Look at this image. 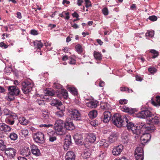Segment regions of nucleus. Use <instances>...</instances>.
<instances>
[{"label":"nucleus","instance_id":"obj_49","mask_svg":"<svg viewBox=\"0 0 160 160\" xmlns=\"http://www.w3.org/2000/svg\"><path fill=\"white\" fill-rule=\"evenodd\" d=\"M106 156V153L105 152L101 151L99 155L100 159H103Z\"/></svg>","mask_w":160,"mask_h":160},{"label":"nucleus","instance_id":"obj_6","mask_svg":"<svg viewBox=\"0 0 160 160\" xmlns=\"http://www.w3.org/2000/svg\"><path fill=\"white\" fill-rule=\"evenodd\" d=\"M69 113L71 119L76 121H80L81 120V115L78 110L75 109L71 110L69 111Z\"/></svg>","mask_w":160,"mask_h":160},{"label":"nucleus","instance_id":"obj_36","mask_svg":"<svg viewBox=\"0 0 160 160\" xmlns=\"http://www.w3.org/2000/svg\"><path fill=\"white\" fill-rule=\"evenodd\" d=\"M19 122L20 123L23 125H27L29 122V121L27 120L24 117L19 118Z\"/></svg>","mask_w":160,"mask_h":160},{"label":"nucleus","instance_id":"obj_35","mask_svg":"<svg viewBox=\"0 0 160 160\" xmlns=\"http://www.w3.org/2000/svg\"><path fill=\"white\" fill-rule=\"evenodd\" d=\"M97 115V112L96 111L93 110L90 111L88 113L89 117L92 119L95 118Z\"/></svg>","mask_w":160,"mask_h":160},{"label":"nucleus","instance_id":"obj_30","mask_svg":"<svg viewBox=\"0 0 160 160\" xmlns=\"http://www.w3.org/2000/svg\"><path fill=\"white\" fill-rule=\"evenodd\" d=\"M130 131H132L133 134H138L140 132L139 128L136 126V125H134L133 127L132 128Z\"/></svg>","mask_w":160,"mask_h":160},{"label":"nucleus","instance_id":"obj_32","mask_svg":"<svg viewBox=\"0 0 160 160\" xmlns=\"http://www.w3.org/2000/svg\"><path fill=\"white\" fill-rule=\"evenodd\" d=\"M50 104L52 106H61L62 105L61 102L59 101L56 99H53L51 102Z\"/></svg>","mask_w":160,"mask_h":160},{"label":"nucleus","instance_id":"obj_24","mask_svg":"<svg viewBox=\"0 0 160 160\" xmlns=\"http://www.w3.org/2000/svg\"><path fill=\"white\" fill-rule=\"evenodd\" d=\"M82 157L85 158H89L91 155V151L89 149L87 148L85 149L82 154Z\"/></svg>","mask_w":160,"mask_h":160},{"label":"nucleus","instance_id":"obj_26","mask_svg":"<svg viewBox=\"0 0 160 160\" xmlns=\"http://www.w3.org/2000/svg\"><path fill=\"white\" fill-rule=\"evenodd\" d=\"M99 145L100 146L103 148H107L109 145V143L107 140L103 139L100 141Z\"/></svg>","mask_w":160,"mask_h":160},{"label":"nucleus","instance_id":"obj_14","mask_svg":"<svg viewBox=\"0 0 160 160\" xmlns=\"http://www.w3.org/2000/svg\"><path fill=\"white\" fill-rule=\"evenodd\" d=\"M64 125V127L66 130H72L75 128L74 124L72 122L71 119L69 118H67L66 120V122Z\"/></svg>","mask_w":160,"mask_h":160},{"label":"nucleus","instance_id":"obj_4","mask_svg":"<svg viewBox=\"0 0 160 160\" xmlns=\"http://www.w3.org/2000/svg\"><path fill=\"white\" fill-rule=\"evenodd\" d=\"M8 88V98L11 100H12L14 99V97L19 94L20 91L18 88L15 86H9Z\"/></svg>","mask_w":160,"mask_h":160},{"label":"nucleus","instance_id":"obj_23","mask_svg":"<svg viewBox=\"0 0 160 160\" xmlns=\"http://www.w3.org/2000/svg\"><path fill=\"white\" fill-rule=\"evenodd\" d=\"M118 135L116 133H113L111 134L108 138L109 142L113 143L116 141L118 138Z\"/></svg>","mask_w":160,"mask_h":160},{"label":"nucleus","instance_id":"obj_2","mask_svg":"<svg viewBox=\"0 0 160 160\" xmlns=\"http://www.w3.org/2000/svg\"><path fill=\"white\" fill-rule=\"evenodd\" d=\"M113 123L118 127L125 126V123L128 121L127 117L125 115L121 116L120 114L116 113L114 115L112 119Z\"/></svg>","mask_w":160,"mask_h":160},{"label":"nucleus","instance_id":"obj_39","mask_svg":"<svg viewBox=\"0 0 160 160\" xmlns=\"http://www.w3.org/2000/svg\"><path fill=\"white\" fill-rule=\"evenodd\" d=\"M129 121L127 122V123H125V125H126L127 129L129 131H130V130L135 125L134 123H133L129 122H128Z\"/></svg>","mask_w":160,"mask_h":160},{"label":"nucleus","instance_id":"obj_48","mask_svg":"<svg viewBox=\"0 0 160 160\" xmlns=\"http://www.w3.org/2000/svg\"><path fill=\"white\" fill-rule=\"evenodd\" d=\"M154 35V32L153 31H148L146 33V36H149L151 37H152Z\"/></svg>","mask_w":160,"mask_h":160},{"label":"nucleus","instance_id":"obj_15","mask_svg":"<svg viewBox=\"0 0 160 160\" xmlns=\"http://www.w3.org/2000/svg\"><path fill=\"white\" fill-rule=\"evenodd\" d=\"M84 101L87 106L88 107L94 108H96L98 106V102L97 101H90L88 99H85Z\"/></svg>","mask_w":160,"mask_h":160},{"label":"nucleus","instance_id":"obj_62","mask_svg":"<svg viewBox=\"0 0 160 160\" xmlns=\"http://www.w3.org/2000/svg\"><path fill=\"white\" fill-rule=\"evenodd\" d=\"M83 2V0H78L77 2V4L79 6H81Z\"/></svg>","mask_w":160,"mask_h":160},{"label":"nucleus","instance_id":"obj_50","mask_svg":"<svg viewBox=\"0 0 160 160\" xmlns=\"http://www.w3.org/2000/svg\"><path fill=\"white\" fill-rule=\"evenodd\" d=\"M21 133L24 136L28 135V131L27 129H22L21 131Z\"/></svg>","mask_w":160,"mask_h":160},{"label":"nucleus","instance_id":"obj_12","mask_svg":"<svg viewBox=\"0 0 160 160\" xmlns=\"http://www.w3.org/2000/svg\"><path fill=\"white\" fill-rule=\"evenodd\" d=\"M123 149V146L122 145H118L114 147L112 150V153L114 156L119 155Z\"/></svg>","mask_w":160,"mask_h":160},{"label":"nucleus","instance_id":"obj_3","mask_svg":"<svg viewBox=\"0 0 160 160\" xmlns=\"http://www.w3.org/2000/svg\"><path fill=\"white\" fill-rule=\"evenodd\" d=\"M54 128L57 133L59 135H63L66 132L63 122L61 119L56 121L54 124Z\"/></svg>","mask_w":160,"mask_h":160},{"label":"nucleus","instance_id":"obj_29","mask_svg":"<svg viewBox=\"0 0 160 160\" xmlns=\"http://www.w3.org/2000/svg\"><path fill=\"white\" fill-rule=\"evenodd\" d=\"M33 43L34 46L39 49L42 48L43 46L41 41L36 40L33 42Z\"/></svg>","mask_w":160,"mask_h":160},{"label":"nucleus","instance_id":"obj_38","mask_svg":"<svg viewBox=\"0 0 160 160\" xmlns=\"http://www.w3.org/2000/svg\"><path fill=\"white\" fill-rule=\"evenodd\" d=\"M64 15H66V16L65 17V19L66 20H68L69 19V13L68 12H66L65 11L59 14V16L62 17H63Z\"/></svg>","mask_w":160,"mask_h":160},{"label":"nucleus","instance_id":"obj_64","mask_svg":"<svg viewBox=\"0 0 160 160\" xmlns=\"http://www.w3.org/2000/svg\"><path fill=\"white\" fill-rule=\"evenodd\" d=\"M17 18L19 19H21L22 18L21 13L20 12H18L17 13Z\"/></svg>","mask_w":160,"mask_h":160},{"label":"nucleus","instance_id":"obj_55","mask_svg":"<svg viewBox=\"0 0 160 160\" xmlns=\"http://www.w3.org/2000/svg\"><path fill=\"white\" fill-rule=\"evenodd\" d=\"M52 126L53 125L50 124H41L39 126L40 127H44L46 128H48L49 127H52Z\"/></svg>","mask_w":160,"mask_h":160},{"label":"nucleus","instance_id":"obj_58","mask_svg":"<svg viewBox=\"0 0 160 160\" xmlns=\"http://www.w3.org/2000/svg\"><path fill=\"white\" fill-rule=\"evenodd\" d=\"M50 136L49 140L50 142H53L56 139V138L55 136H52L51 135H49Z\"/></svg>","mask_w":160,"mask_h":160},{"label":"nucleus","instance_id":"obj_51","mask_svg":"<svg viewBox=\"0 0 160 160\" xmlns=\"http://www.w3.org/2000/svg\"><path fill=\"white\" fill-rule=\"evenodd\" d=\"M62 95L63 96L64 98H67L68 96V93L66 90H63L62 91Z\"/></svg>","mask_w":160,"mask_h":160},{"label":"nucleus","instance_id":"obj_41","mask_svg":"<svg viewBox=\"0 0 160 160\" xmlns=\"http://www.w3.org/2000/svg\"><path fill=\"white\" fill-rule=\"evenodd\" d=\"M9 137L11 140H15L18 138V135L14 132L11 133Z\"/></svg>","mask_w":160,"mask_h":160},{"label":"nucleus","instance_id":"obj_52","mask_svg":"<svg viewBox=\"0 0 160 160\" xmlns=\"http://www.w3.org/2000/svg\"><path fill=\"white\" fill-rule=\"evenodd\" d=\"M128 102V100L126 99H121L119 100V103L120 104H125Z\"/></svg>","mask_w":160,"mask_h":160},{"label":"nucleus","instance_id":"obj_44","mask_svg":"<svg viewBox=\"0 0 160 160\" xmlns=\"http://www.w3.org/2000/svg\"><path fill=\"white\" fill-rule=\"evenodd\" d=\"M75 48L76 51L78 53L81 52L82 51V46L80 44H78L76 45Z\"/></svg>","mask_w":160,"mask_h":160},{"label":"nucleus","instance_id":"obj_8","mask_svg":"<svg viewBox=\"0 0 160 160\" xmlns=\"http://www.w3.org/2000/svg\"><path fill=\"white\" fill-rule=\"evenodd\" d=\"M35 142L37 143H43L45 142V137L44 134L41 132L35 133L33 136Z\"/></svg>","mask_w":160,"mask_h":160},{"label":"nucleus","instance_id":"obj_37","mask_svg":"<svg viewBox=\"0 0 160 160\" xmlns=\"http://www.w3.org/2000/svg\"><path fill=\"white\" fill-rule=\"evenodd\" d=\"M150 52L153 54V56L152 57V58L154 59L158 57L159 54V52L158 51L154 49H151Z\"/></svg>","mask_w":160,"mask_h":160},{"label":"nucleus","instance_id":"obj_60","mask_svg":"<svg viewBox=\"0 0 160 160\" xmlns=\"http://www.w3.org/2000/svg\"><path fill=\"white\" fill-rule=\"evenodd\" d=\"M0 47H3L4 48H7L8 47V46L5 44L3 42L0 43Z\"/></svg>","mask_w":160,"mask_h":160},{"label":"nucleus","instance_id":"obj_10","mask_svg":"<svg viewBox=\"0 0 160 160\" xmlns=\"http://www.w3.org/2000/svg\"><path fill=\"white\" fill-rule=\"evenodd\" d=\"M152 115V114L150 111L146 110L142 111L138 113L137 114V117L140 118H145L148 117H150Z\"/></svg>","mask_w":160,"mask_h":160},{"label":"nucleus","instance_id":"obj_59","mask_svg":"<svg viewBox=\"0 0 160 160\" xmlns=\"http://www.w3.org/2000/svg\"><path fill=\"white\" fill-rule=\"evenodd\" d=\"M90 124L91 125L93 126H96L98 125V123L96 122V121L94 120L90 122Z\"/></svg>","mask_w":160,"mask_h":160},{"label":"nucleus","instance_id":"obj_53","mask_svg":"<svg viewBox=\"0 0 160 160\" xmlns=\"http://www.w3.org/2000/svg\"><path fill=\"white\" fill-rule=\"evenodd\" d=\"M85 7L87 8L91 7L92 4L91 2L89 0H85Z\"/></svg>","mask_w":160,"mask_h":160},{"label":"nucleus","instance_id":"obj_1","mask_svg":"<svg viewBox=\"0 0 160 160\" xmlns=\"http://www.w3.org/2000/svg\"><path fill=\"white\" fill-rule=\"evenodd\" d=\"M147 124L142 125V128L146 131H153L155 129L153 125H160V117L156 116L149 118L147 121Z\"/></svg>","mask_w":160,"mask_h":160},{"label":"nucleus","instance_id":"obj_22","mask_svg":"<svg viewBox=\"0 0 160 160\" xmlns=\"http://www.w3.org/2000/svg\"><path fill=\"white\" fill-rule=\"evenodd\" d=\"M121 109L124 112H128L131 114H133L136 111V110L135 109L129 108L125 106H123L121 108Z\"/></svg>","mask_w":160,"mask_h":160},{"label":"nucleus","instance_id":"obj_9","mask_svg":"<svg viewBox=\"0 0 160 160\" xmlns=\"http://www.w3.org/2000/svg\"><path fill=\"white\" fill-rule=\"evenodd\" d=\"M142 130H144L146 132L145 133H143L141 137L140 140L143 143H146L150 141L151 137V135L149 132L152 131H146L145 129L142 128V126L141 127Z\"/></svg>","mask_w":160,"mask_h":160},{"label":"nucleus","instance_id":"obj_46","mask_svg":"<svg viewBox=\"0 0 160 160\" xmlns=\"http://www.w3.org/2000/svg\"><path fill=\"white\" fill-rule=\"evenodd\" d=\"M56 114L58 117H62L64 115L63 111H59L56 113Z\"/></svg>","mask_w":160,"mask_h":160},{"label":"nucleus","instance_id":"obj_43","mask_svg":"<svg viewBox=\"0 0 160 160\" xmlns=\"http://www.w3.org/2000/svg\"><path fill=\"white\" fill-rule=\"evenodd\" d=\"M135 158L136 160H143V155H139L138 154H135Z\"/></svg>","mask_w":160,"mask_h":160},{"label":"nucleus","instance_id":"obj_25","mask_svg":"<svg viewBox=\"0 0 160 160\" xmlns=\"http://www.w3.org/2000/svg\"><path fill=\"white\" fill-rule=\"evenodd\" d=\"M75 155L73 152L69 151L68 152L65 156V159H75Z\"/></svg>","mask_w":160,"mask_h":160},{"label":"nucleus","instance_id":"obj_45","mask_svg":"<svg viewBox=\"0 0 160 160\" xmlns=\"http://www.w3.org/2000/svg\"><path fill=\"white\" fill-rule=\"evenodd\" d=\"M148 71L151 74H153L157 71V69L154 67H150L148 69Z\"/></svg>","mask_w":160,"mask_h":160},{"label":"nucleus","instance_id":"obj_7","mask_svg":"<svg viewBox=\"0 0 160 160\" xmlns=\"http://www.w3.org/2000/svg\"><path fill=\"white\" fill-rule=\"evenodd\" d=\"M4 115L8 116L6 119V122L11 125H12L14 123L13 119V116L11 114V112L7 108H5L3 110Z\"/></svg>","mask_w":160,"mask_h":160},{"label":"nucleus","instance_id":"obj_13","mask_svg":"<svg viewBox=\"0 0 160 160\" xmlns=\"http://www.w3.org/2000/svg\"><path fill=\"white\" fill-rule=\"evenodd\" d=\"M44 93L46 94L44 95H42L41 97L43 98L45 100L49 101L51 99V96H53L55 94V92L53 90H46L44 91Z\"/></svg>","mask_w":160,"mask_h":160},{"label":"nucleus","instance_id":"obj_56","mask_svg":"<svg viewBox=\"0 0 160 160\" xmlns=\"http://www.w3.org/2000/svg\"><path fill=\"white\" fill-rule=\"evenodd\" d=\"M148 18L152 21H155L157 19V17L154 15L149 16Z\"/></svg>","mask_w":160,"mask_h":160},{"label":"nucleus","instance_id":"obj_17","mask_svg":"<svg viewBox=\"0 0 160 160\" xmlns=\"http://www.w3.org/2000/svg\"><path fill=\"white\" fill-rule=\"evenodd\" d=\"M20 153L24 156L28 157L31 154L30 150L28 147H25L21 149Z\"/></svg>","mask_w":160,"mask_h":160},{"label":"nucleus","instance_id":"obj_57","mask_svg":"<svg viewBox=\"0 0 160 160\" xmlns=\"http://www.w3.org/2000/svg\"><path fill=\"white\" fill-rule=\"evenodd\" d=\"M30 33L31 34L36 35L38 34V33L37 30L35 29L32 30L30 31Z\"/></svg>","mask_w":160,"mask_h":160},{"label":"nucleus","instance_id":"obj_61","mask_svg":"<svg viewBox=\"0 0 160 160\" xmlns=\"http://www.w3.org/2000/svg\"><path fill=\"white\" fill-rule=\"evenodd\" d=\"M69 63L71 64H75L76 63V60L72 58H70Z\"/></svg>","mask_w":160,"mask_h":160},{"label":"nucleus","instance_id":"obj_20","mask_svg":"<svg viewBox=\"0 0 160 160\" xmlns=\"http://www.w3.org/2000/svg\"><path fill=\"white\" fill-rule=\"evenodd\" d=\"M111 114L109 112H105L103 113V121L105 123L108 122L111 119Z\"/></svg>","mask_w":160,"mask_h":160},{"label":"nucleus","instance_id":"obj_63","mask_svg":"<svg viewBox=\"0 0 160 160\" xmlns=\"http://www.w3.org/2000/svg\"><path fill=\"white\" fill-rule=\"evenodd\" d=\"M128 88L126 87H121L120 88V90L122 92L126 91Z\"/></svg>","mask_w":160,"mask_h":160},{"label":"nucleus","instance_id":"obj_54","mask_svg":"<svg viewBox=\"0 0 160 160\" xmlns=\"http://www.w3.org/2000/svg\"><path fill=\"white\" fill-rule=\"evenodd\" d=\"M102 12L105 15H107L108 14V11L107 8H104L102 10Z\"/></svg>","mask_w":160,"mask_h":160},{"label":"nucleus","instance_id":"obj_33","mask_svg":"<svg viewBox=\"0 0 160 160\" xmlns=\"http://www.w3.org/2000/svg\"><path fill=\"white\" fill-rule=\"evenodd\" d=\"M135 153L139 155H143V151L142 148L141 147H137L135 150Z\"/></svg>","mask_w":160,"mask_h":160},{"label":"nucleus","instance_id":"obj_42","mask_svg":"<svg viewBox=\"0 0 160 160\" xmlns=\"http://www.w3.org/2000/svg\"><path fill=\"white\" fill-rule=\"evenodd\" d=\"M6 148V145L4 144L3 141L0 140V150H4Z\"/></svg>","mask_w":160,"mask_h":160},{"label":"nucleus","instance_id":"obj_18","mask_svg":"<svg viewBox=\"0 0 160 160\" xmlns=\"http://www.w3.org/2000/svg\"><path fill=\"white\" fill-rule=\"evenodd\" d=\"M12 128L8 125L4 123H0V130L5 132L11 131Z\"/></svg>","mask_w":160,"mask_h":160},{"label":"nucleus","instance_id":"obj_16","mask_svg":"<svg viewBox=\"0 0 160 160\" xmlns=\"http://www.w3.org/2000/svg\"><path fill=\"white\" fill-rule=\"evenodd\" d=\"M32 153L35 156L38 157L41 154V152L38 147L35 145H32L30 146Z\"/></svg>","mask_w":160,"mask_h":160},{"label":"nucleus","instance_id":"obj_19","mask_svg":"<svg viewBox=\"0 0 160 160\" xmlns=\"http://www.w3.org/2000/svg\"><path fill=\"white\" fill-rule=\"evenodd\" d=\"M73 138L76 143L78 144L82 142L83 138L81 134L76 133L74 135Z\"/></svg>","mask_w":160,"mask_h":160},{"label":"nucleus","instance_id":"obj_11","mask_svg":"<svg viewBox=\"0 0 160 160\" xmlns=\"http://www.w3.org/2000/svg\"><path fill=\"white\" fill-rule=\"evenodd\" d=\"M5 152L8 158H11L14 157L16 153V151L15 149L12 148H7L5 149Z\"/></svg>","mask_w":160,"mask_h":160},{"label":"nucleus","instance_id":"obj_5","mask_svg":"<svg viewBox=\"0 0 160 160\" xmlns=\"http://www.w3.org/2000/svg\"><path fill=\"white\" fill-rule=\"evenodd\" d=\"M22 89L24 94H27L30 92L33 86V84L30 81L25 80L22 83Z\"/></svg>","mask_w":160,"mask_h":160},{"label":"nucleus","instance_id":"obj_27","mask_svg":"<svg viewBox=\"0 0 160 160\" xmlns=\"http://www.w3.org/2000/svg\"><path fill=\"white\" fill-rule=\"evenodd\" d=\"M122 139H124L126 142H127L129 140L130 136L126 131H124L122 134Z\"/></svg>","mask_w":160,"mask_h":160},{"label":"nucleus","instance_id":"obj_47","mask_svg":"<svg viewBox=\"0 0 160 160\" xmlns=\"http://www.w3.org/2000/svg\"><path fill=\"white\" fill-rule=\"evenodd\" d=\"M69 89L70 92L74 95L77 94V90L74 88H70Z\"/></svg>","mask_w":160,"mask_h":160},{"label":"nucleus","instance_id":"obj_40","mask_svg":"<svg viewBox=\"0 0 160 160\" xmlns=\"http://www.w3.org/2000/svg\"><path fill=\"white\" fill-rule=\"evenodd\" d=\"M109 105L107 103H102L101 104V108L103 110H107L110 108Z\"/></svg>","mask_w":160,"mask_h":160},{"label":"nucleus","instance_id":"obj_34","mask_svg":"<svg viewBox=\"0 0 160 160\" xmlns=\"http://www.w3.org/2000/svg\"><path fill=\"white\" fill-rule=\"evenodd\" d=\"M67 138H66L65 139L64 147L65 146L66 147L69 146L71 144L72 142L71 141V139L70 136Z\"/></svg>","mask_w":160,"mask_h":160},{"label":"nucleus","instance_id":"obj_28","mask_svg":"<svg viewBox=\"0 0 160 160\" xmlns=\"http://www.w3.org/2000/svg\"><path fill=\"white\" fill-rule=\"evenodd\" d=\"M156 100L157 102H156L154 101H153L152 99L151 100V103L153 105L156 106H160V96H157L156 97Z\"/></svg>","mask_w":160,"mask_h":160},{"label":"nucleus","instance_id":"obj_21","mask_svg":"<svg viewBox=\"0 0 160 160\" xmlns=\"http://www.w3.org/2000/svg\"><path fill=\"white\" fill-rule=\"evenodd\" d=\"M96 138V136L94 134L90 133L87 135L86 141L91 143H93L95 141Z\"/></svg>","mask_w":160,"mask_h":160},{"label":"nucleus","instance_id":"obj_31","mask_svg":"<svg viewBox=\"0 0 160 160\" xmlns=\"http://www.w3.org/2000/svg\"><path fill=\"white\" fill-rule=\"evenodd\" d=\"M93 55L95 58L97 60H100L102 59V55L101 53L94 51Z\"/></svg>","mask_w":160,"mask_h":160}]
</instances>
